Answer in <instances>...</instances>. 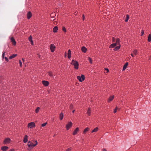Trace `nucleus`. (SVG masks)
I'll list each match as a JSON object with an SVG mask.
<instances>
[{"label": "nucleus", "instance_id": "1", "mask_svg": "<svg viewBox=\"0 0 151 151\" xmlns=\"http://www.w3.org/2000/svg\"><path fill=\"white\" fill-rule=\"evenodd\" d=\"M71 64L74 66V68L75 69H77L78 68L79 63L77 61L73 60Z\"/></svg>", "mask_w": 151, "mask_h": 151}, {"label": "nucleus", "instance_id": "2", "mask_svg": "<svg viewBox=\"0 0 151 151\" xmlns=\"http://www.w3.org/2000/svg\"><path fill=\"white\" fill-rule=\"evenodd\" d=\"M35 142V144H34L33 143V142H28L27 145L29 148L28 149L29 150L30 149L34 147L37 145V142Z\"/></svg>", "mask_w": 151, "mask_h": 151}, {"label": "nucleus", "instance_id": "3", "mask_svg": "<svg viewBox=\"0 0 151 151\" xmlns=\"http://www.w3.org/2000/svg\"><path fill=\"white\" fill-rule=\"evenodd\" d=\"M77 78L80 82H82L83 81L85 80V77L84 75L82 74L81 76H77Z\"/></svg>", "mask_w": 151, "mask_h": 151}, {"label": "nucleus", "instance_id": "4", "mask_svg": "<svg viewBox=\"0 0 151 151\" xmlns=\"http://www.w3.org/2000/svg\"><path fill=\"white\" fill-rule=\"evenodd\" d=\"M72 123L71 122H69L68 124H66V128L67 130H68L71 127L72 125Z\"/></svg>", "mask_w": 151, "mask_h": 151}, {"label": "nucleus", "instance_id": "5", "mask_svg": "<svg viewBox=\"0 0 151 151\" xmlns=\"http://www.w3.org/2000/svg\"><path fill=\"white\" fill-rule=\"evenodd\" d=\"M35 127V124L33 122H31L28 124V127L29 128H32Z\"/></svg>", "mask_w": 151, "mask_h": 151}, {"label": "nucleus", "instance_id": "6", "mask_svg": "<svg viewBox=\"0 0 151 151\" xmlns=\"http://www.w3.org/2000/svg\"><path fill=\"white\" fill-rule=\"evenodd\" d=\"M11 42H12L13 45H16V42L15 40V39L14 37H12L10 38Z\"/></svg>", "mask_w": 151, "mask_h": 151}, {"label": "nucleus", "instance_id": "7", "mask_svg": "<svg viewBox=\"0 0 151 151\" xmlns=\"http://www.w3.org/2000/svg\"><path fill=\"white\" fill-rule=\"evenodd\" d=\"M55 48V46L51 44L50 45V49L52 52H54Z\"/></svg>", "mask_w": 151, "mask_h": 151}, {"label": "nucleus", "instance_id": "8", "mask_svg": "<svg viewBox=\"0 0 151 151\" xmlns=\"http://www.w3.org/2000/svg\"><path fill=\"white\" fill-rule=\"evenodd\" d=\"M79 131V129L78 127H77L76 128V129L74 130V131L73 132V135H76L78 132Z\"/></svg>", "mask_w": 151, "mask_h": 151}, {"label": "nucleus", "instance_id": "9", "mask_svg": "<svg viewBox=\"0 0 151 151\" xmlns=\"http://www.w3.org/2000/svg\"><path fill=\"white\" fill-rule=\"evenodd\" d=\"M32 14L31 12H29L27 14V17L28 19H29L32 16Z\"/></svg>", "mask_w": 151, "mask_h": 151}, {"label": "nucleus", "instance_id": "10", "mask_svg": "<svg viewBox=\"0 0 151 151\" xmlns=\"http://www.w3.org/2000/svg\"><path fill=\"white\" fill-rule=\"evenodd\" d=\"M8 147L6 146L2 147L1 148V150L3 151H6L8 150Z\"/></svg>", "mask_w": 151, "mask_h": 151}, {"label": "nucleus", "instance_id": "11", "mask_svg": "<svg viewBox=\"0 0 151 151\" xmlns=\"http://www.w3.org/2000/svg\"><path fill=\"white\" fill-rule=\"evenodd\" d=\"M128 65V63L126 62L123 66V70H124L127 68Z\"/></svg>", "mask_w": 151, "mask_h": 151}, {"label": "nucleus", "instance_id": "12", "mask_svg": "<svg viewBox=\"0 0 151 151\" xmlns=\"http://www.w3.org/2000/svg\"><path fill=\"white\" fill-rule=\"evenodd\" d=\"M63 112H61L60 113L59 116V118L60 120L63 119Z\"/></svg>", "mask_w": 151, "mask_h": 151}, {"label": "nucleus", "instance_id": "13", "mask_svg": "<svg viewBox=\"0 0 151 151\" xmlns=\"http://www.w3.org/2000/svg\"><path fill=\"white\" fill-rule=\"evenodd\" d=\"M42 83L45 86H47L49 84V82L47 81H42Z\"/></svg>", "mask_w": 151, "mask_h": 151}, {"label": "nucleus", "instance_id": "14", "mask_svg": "<svg viewBox=\"0 0 151 151\" xmlns=\"http://www.w3.org/2000/svg\"><path fill=\"white\" fill-rule=\"evenodd\" d=\"M81 50L83 52L85 53L87 50V49L85 47L83 46L82 47Z\"/></svg>", "mask_w": 151, "mask_h": 151}, {"label": "nucleus", "instance_id": "15", "mask_svg": "<svg viewBox=\"0 0 151 151\" xmlns=\"http://www.w3.org/2000/svg\"><path fill=\"white\" fill-rule=\"evenodd\" d=\"M116 43H114L111 44L109 47L110 48H113L116 45Z\"/></svg>", "mask_w": 151, "mask_h": 151}, {"label": "nucleus", "instance_id": "16", "mask_svg": "<svg viewBox=\"0 0 151 151\" xmlns=\"http://www.w3.org/2000/svg\"><path fill=\"white\" fill-rule=\"evenodd\" d=\"M114 98V96H110L108 99V102H110Z\"/></svg>", "mask_w": 151, "mask_h": 151}, {"label": "nucleus", "instance_id": "17", "mask_svg": "<svg viewBox=\"0 0 151 151\" xmlns=\"http://www.w3.org/2000/svg\"><path fill=\"white\" fill-rule=\"evenodd\" d=\"M89 128L88 127L86 128L83 132V134H85L86 133L89 131Z\"/></svg>", "mask_w": 151, "mask_h": 151}, {"label": "nucleus", "instance_id": "18", "mask_svg": "<svg viewBox=\"0 0 151 151\" xmlns=\"http://www.w3.org/2000/svg\"><path fill=\"white\" fill-rule=\"evenodd\" d=\"M56 13L55 12H52L50 14V16L52 18H53L56 16Z\"/></svg>", "mask_w": 151, "mask_h": 151}, {"label": "nucleus", "instance_id": "19", "mask_svg": "<svg viewBox=\"0 0 151 151\" xmlns=\"http://www.w3.org/2000/svg\"><path fill=\"white\" fill-rule=\"evenodd\" d=\"M147 40L149 42H150L151 41V34H149L148 36Z\"/></svg>", "mask_w": 151, "mask_h": 151}, {"label": "nucleus", "instance_id": "20", "mask_svg": "<svg viewBox=\"0 0 151 151\" xmlns=\"http://www.w3.org/2000/svg\"><path fill=\"white\" fill-rule=\"evenodd\" d=\"M120 47H121V45L119 44V46H116L115 47V48L114 49V50L117 51V50H119V49H120Z\"/></svg>", "mask_w": 151, "mask_h": 151}, {"label": "nucleus", "instance_id": "21", "mask_svg": "<svg viewBox=\"0 0 151 151\" xmlns=\"http://www.w3.org/2000/svg\"><path fill=\"white\" fill-rule=\"evenodd\" d=\"M27 137V135H25L24 139L23 142H27L28 140Z\"/></svg>", "mask_w": 151, "mask_h": 151}, {"label": "nucleus", "instance_id": "22", "mask_svg": "<svg viewBox=\"0 0 151 151\" xmlns=\"http://www.w3.org/2000/svg\"><path fill=\"white\" fill-rule=\"evenodd\" d=\"M129 15L127 14L126 15V17L125 19V21L126 22H128L129 19Z\"/></svg>", "mask_w": 151, "mask_h": 151}, {"label": "nucleus", "instance_id": "23", "mask_svg": "<svg viewBox=\"0 0 151 151\" xmlns=\"http://www.w3.org/2000/svg\"><path fill=\"white\" fill-rule=\"evenodd\" d=\"M17 54H13L12 56L9 57L10 59H12L13 58H15L16 56H17Z\"/></svg>", "mask_w": 151, "mask_h": 151}, {"label": "nucleus", "instance_id": "24", "mask_svg": "<svg viewBox=\"0 0 151 151\" xmlns=\"http://www.w3.org/2000/svg\"><path fill=\"white\" fill-rule=\"evenodd\" d=\"M98 130V127H96L92 131V133H93V132H97Z\"/></svg>", "mask_w": 151, "mask_h": 151}, {"label": "nucleus", "instance_id": "25", "mask_svg": "<svg viewBox=\"0 0 151 151\" xmlns=\"http://www.w3.org/2000/svg\"><path fill=\"white\" fill-rule=\"evenodd\" d=\"M11 141L10 138H7L3 142H10Z\"/></svg>", "mask_w": 151, "mask_h": 151}, {"label": "nucleus", "instance_id": "26", "mask_svg": "<svg viewBox=\"0 0 151 151\" xmlns=\"http://www.w3.org/2000/svg\"><path fill=\"white\" fill-rule=\"evenodd\" d=\"M91 109L90 108H89L88 109V111H87V114L89 115L90 116L91 114Z\"/></svg>", "mask_w": 151, "mask_h": 151}, {"label": "nucleus", "instance_id": "27", "mask_svg": "<svg viewBox=\"0 0 151 151\" xmlns=\"http://www.w3.org/2000/svg\"><path fill=\"white\" fill-rule=\"evenodd\" d=\"M88 59L89 63L91 64L92 63V59L90 57H88Z\"/></svg>", "mask_w": 151, "mask_h": 151}, {"label": "nucleus", "instance_id": "28", "mask_svg": "<svg viewBox=\"0 0 151 151\" xmlns=\"http://www.w3.org/2000/svg\"><path fill=\"white\" fill-rule=\"evenodd\" d=\"M119 42H120V39L119 38H118L116 39V45L117 44H119Z\"/></svg>", "mask_w": 151, "mask_h": 151}, {"label": "nucleus", "instance_id": "29", "mask_svg": "<svg viewBox=\"0 0 151 151\" xmlns=\"http://www.w3.org/2000/svg\"><path fill=\"white\" fill-rule=\"evenodd\" d=\"M53 32H57V26H55L53 28Z\"/></svg>", "mask_w": 151, "mask_h": 151}, {"label": "nucleus", "instance_id": "30", "mask_svg": "<svg viewBox=\"0 0 151 151\" xmlns=\"http://www.w3.org/2000/svg\"><path fill=\"white\" fill-rule=\"evenodd\" d=\"M73 105L72 104H70V109L71 110H72L73 109Z\"/></svg>", "mask_w": 151, "mask_h": 151}, {"label": "nucleus", "instance_id": "31", "mask_svg": "<svg viewBox=\"0 0 151 151\" xmlns=\"http://www.w3.org/2000/svg\"><path fill=\"white\" fill-rule=\"evenodd\" d=\"M40 109V108L39 107H38L36 109V110H35L36 112V113H38Z\"/></svg>", "mask_w": 151, "mask_h": 151}, {"label": "nucleus", "instance_id": "32", "mask_svg": "<svg viewBox=\"0 0 151 151\" xmlns=\"http://www.w3.org/2000/svg\"><path fill=\"white\" fill-rule=\"evenodd\" d=\"M55 19H51V20L53 21L54 22L53 23L55 24H57V22L56 21H55Z\"/></svg>", "mask_w": 151, "mask_h": 151}, {"label": "nucleus", "instance_id": "33", "mask_svg": "<svg viewBox=\"0 0 151 151\" xmlns=\"http://www.w3.org/2000/svg\"><path fill=\"white\" fill-rule=\"evenodd\" d=\"M62 30L65 32H66V29L64 27H63Z\"/></svg>", "mask_w": 151, "mask_h": 151}, {"label": "nucleus", "instance_id": "34", "mask_svg": "<svg viewBox=\"0 0 151 151\" xmlns=\"http://www.w3.org/2000/svg\"><path fill=\"white\" fill-rule=\"evenodd\" d=\"M68 55H71V52L70 50H69L68 51Z\"/></svg>", "mask_w": 151, "mask_h": 151}, {"label": "nucleus", "instance_id": "35", "mask_svg": "<svg viewBox=\"0 0 151 151\" xmlns=\"http://www.w3.org/2000/svg\"><path fill=\"white\" fill-rule=\"evenodd\" d=\"M29 41H31L32 40V37L30 36L29 38Z\"/></svg>", "mask_w": 151, "mask_h": 151}, {"label": "nucleus", "instance_id": "36", "mask_svg": "<svg viewBox=\"0 0 151 151\" xmlns=\"http://www.w3.org/2000/svg\"><path fill=\"white\" fill-rule=\"evenodd\" d=\"M137 50H134L133 51V53L135 55H136L137 52Z\"/></svg>", "mask_w": 151, "mask_h": 151}, {"label": "nucleus", "instance_id": "37", "mask_svg": "<svg viewBox=\"0 0 151 151\" xmlns=\"http://www.w3.org/2000/svg\"><path fill=\"white\" fill-rule=\"evenodd\" d=\"M117 109V107L116 106L114 110V113H115L116 112Z\"/></svg>", "mask_w": 151, "mask_h": 151}, {"label": "nucleus", "instance_id": "38", "mask_svg": "<svg viewBox=\"0 0 151 151\" xmlns=\"http://www.w3.org/2000/svg\"><path fill=\"white\" fill-rule=\"evenodd\" d=\"M19 64H20V66L21 67H22V63L21 60H19Z\"/></svg>", "mask_w": 151, "mask_h": 151}, {"label": "nucleus", "instance_id": "39", "mask_svg": "<svg viewBox=\"0 0 151 151\" xmlns=\"http://www.w3.org/2000/svg\"><path fill=\"white\" fill-rule=\"evenodd\" d=\"M47 123H43L42 124V126L43 127H44L46 126V125L47 124Z\"/></svg>", "mask_w": 151, "mask_h": 151}, {"label": "nucleus", "instance_id": "40", "mask_svg": "<svg viewBox=\"0 0 151 151\" xmlns=\"http://www.w3.org/2000/svg\"><path fill=\"white\" fill-rule=\"evenodd\" d=\"M6 52L5 51V52H4L3 54H2V57L3 58H4V56L5 55V53H6Z\"/></svg>", "mask_w": 151, "mask_h": 151}, {"label": "nucleus", "instance_id": "41", "mask_svg": "<svg viewBox=\"0 0 151 151\" xmlns=\"http://www.w3.org/2000/svg\"><path fill=\"white\" fill-rule=\"evenodd\" d=\"M141 33V36H143L144 33V31L143 30H142V31Z\"/></svg>", "mask_w": 151, "mask_h": 151}, {"label": "nucleus", "instance_id": "42", "mask_svg": "<svg viewBox=\"0 0 151 151\" xmlns=\"http://www.w3.org/2000/svg\"><path fill=\"white\" fill-rule=\"evenodd\" d=\"M4 58H5V60L7 62L9 60H8V58L7 57H5Z\"/></svg>", "mask_w": 151, "mask_h": 151}, {"label": "nucleus", "instance_id": "43", "mask_svg": "<svg viewBox=\"0 0 151 151\" xmlns=\"http://www.w3.org/2000/svg\"><path fill=\"white\" fill-rule=\"evenodd\" d=\"M48 74L50 76H52V73L50 72H49Z\"/></svg>", "mask_w": 151, "mask_h": 151}, {"label": "nucleus", "instance_id": "44", "mask_svg": "<svg viewBox=\"0 0 151 151\" xmlns=\"http://www.w3.org/2000/svg\"><path fill=\"white\" fill-rule=\"evenodd\" d=\"M82 18L83 20H84L85 19V16L84 14H83L82 15Z\"/></svg>", "mask_w": 151, "mask_h": 151}, {"label": "nucleus", "instance_id": "45", "mask_svg": "<svg viewBox=\"0 0 151 151\" xmlns=\"http://www.w3.org/2000/svg\"><path fill=\"white\" fill-rule=\"evenodd\" d=\"M105 70H106L107 71V72H109V69H108L107 68H105Z\"/></svg>", "mask_w": 151, "mask_h": 151}, {"label": "nucleus", "instance_id": "46", "mask_svg": "<svg viewBox=\"0 0 151 151\" xmlns=\"http://www.w3.org/2000/svg\"><path fill=\"white\" fill-rule=\"evenodd\" d=\"M71 57V55H68V57L69 59H70Z\"/></svg>", "mask_w": 151, "mask_h": 151}, {"label": "nucleus", "instance_id": "47", "mask_svg": "<svg viewBox=\"0 0 151 151\" xmlns=\"http://www.w3.org/2000/svg\"><path fill=\"white\" fill-rule=\"evenodd\" d=\"M71 150V148H69L68 149H67L66 151H70Z\"/></svg>", "mask_w": 151, "mask_h": 151}, {"label": "nucleus", "instance_id": "48", "mask_svg": "<svg viewBox=\"0 0 151 151\" xmlns=\"http://www.w3.org/2000/svg\"><path fill=\"white\" fill-rule=\"evenodd\" d=\"M102 151H107V150L105 148H103L102 149Z\"/></svg>", "mask_w": 151, "mask_h": 151}, {"label": "nucleus", "instance_id": "49", "mask_svg": "<svg viewBox=\"0 0 151 151\" xmlns=\"http://www.w3.org/2000/svg\"><path fill=\"white\" fill-rule=\"evenodd\" d=\"M115 40V39L114 37H113V42H114Z\"/></svg>", "mask_w": 151, "mask_h": 151}, {"label": "nucleus", "instance_id": "50", "mask_svg": "<svg viewBox=\"0 0 151 151\" xmlns=\"http://www.w3.org/2000/svg\"><path fill=\"white\" fill-rule=\"evenodd\" d=\"M31 42V44L32 45H33V41H30Z\"/></svg>", "mask_w": 151, "mask_h": 151}, {"label": "nucleus", "instance_id": "51", "mask_svg": "<svg viewBox=\"0 0 151 151\" xmlns=\"http://www.w3.org/2000/svg\"><path fill=\"white\" fill-rule=\"evenodd\" d=\"M131 56H132V57H134V55H133V54L132 53V54H131Z\"/></svg>", "mask_w": 151, "mask_h": 151}, {"label": "nucleus", "instance_id": "52", "mask_svg": "<svg viewBox=\"0 0 151 151\" xmlns=\"http://www.w3.org/2000/svg\"><path fill=\"white\" fill-rule=\"evenodd\" d=\"M75 111V110H73V111H72V113H74V112Z\"/></svg>", "mask_w": 151, "mask_h": 151}, {"label": "nucleus", "instance_id": "53", "mask_svg": "<svg viewBox=\"0 0 151 151\" xmlns=\"http://www.w3.org/2000/svg\"><path fill=\"white\" fill-rule=\"evenodd\" d=\"M22 60L24 62V60L23 58L22 59Z\"/></svg>", "mask_w": 151, "mask_h": 151}, {"label": "nucleus", "instance_id": "54", "mask_svg": "<svg viewBox=\"0 0 151 151\" xmlns=\"http://www.w3.org/2000/svg\"><path fill=\"white\" fill-rule=\"evenodd\" d=\"M9 151H14V150H11Z\"/></svg>", "mask_w": 151, "mask_h": 151}, {"label": "nucleus", "instance_id": "55", "mask_svg": "<svg viewBox=\"0 0 151 151\" xmlns=\"http://www.w3.org/2000/svg\"><path fill=\"white\" fill-rule=\"evenodd\" d=\"M57 30H58V27H57Z\"/></svg>", "mask_w": 151, "mask_h": 151}, {"label": "nucleus", "instance_id": "56", "mask_svg": "<svg viewBox=\"0 0 151 151\" xmlns=\"http://www.w3.org/2000/svg\"><path fill=\"white\" fill-rule=\"evenodd\" d=\"M35 142H37V140H36Z\"/></svg>", "mask_w": 151, "mask_h": 151}]
</instances>
